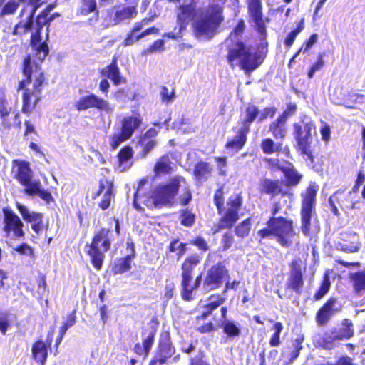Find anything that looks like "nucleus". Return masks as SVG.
<instances>
[{
    "label": "nucleus",
    "instance_id": "1",
    "mask_svg": "<svg viewBox=\"0 0 365 365\" xmlns=\"http://www.w3.org/2000/svg\"><path fill=\"white\" fill-rule=\"evenodd\" d=\"M38 61L31 60L27 53L21 61V71L24 76L19 81L16 91H22L21 111L30 116L42 100V90L48 84L47 79Z\"/></svg>",
    "mask_w": 365,
    "mask_h": 365
},
{
    "label": "nucleus",
    "instance_id": "2",
    "mask_svg": "<svg viewBox=\"0 0 365 365\" xmlns=\"http://www.w3.org/2000/svg\"><path fill=\"white\" fill-rule=\"evenodd\" d=\"M280 210L279 202H274L270 210L271 216L266 222L267 227L257 232L259 244L263 245L266 239L274 238L282 247L292 246L293 238L297 235L294 221L283 216H277Z\"/></svg>",
    "mask_w": 365,
    "mask_h": 365
},
{
    "label": "nucleus",
    "instance_id": "3",
    "mask_svg": "<svg viewBox=\"0 0 365 365\" xmlns=\"http://www.w3.org/2000/svg\"><path fill=\"white\" fill-rule=\"evenodd\" d=\"M182 185L184 187L182 194L178 196L179 203L181 206L187 205L192 200V190L185 178L176 175L168 181L156 185L153 189L150 198L153 206L172 207Z\"/></svg>",
    "mask_w": 365,
    "mask_h": 365
},
{
    "label": "nucleus",
    "instance_id": "4",
    "mask_svg": "<svg viewBox=\"0 0 365 365\" xmlns=\"http://www.w3.org/2000/svg\"><path fill=\"white\" fill-rule=\"evenodd\" d=\"M224 195L223 185L216 189L213 195V203L220 216L218 222L211 228L213 235L222 230H230L240 217V211L244 202L242 193H236L230 196L226 201V207H225Z\"/></svg>",
    "mask_w": 365,
    "mask_h": 365
},
{
    "label": "nucleus",
    "instance_id": "5",
    "mask_svg": "<svg viewBox=\"0 0 365 365\" xmlns=\"http://www.w3.org/2000/svg\"><path fill=\"white\" fill-rule=\"evenodd\" d=\"M259 50L252 52L250 47L242 41H235L227 48V61L234 67V62L239 60V67L245 73L250 75L264 62L268 53V43L262 42L258 46Z\"/></svg>",
    "mask_w": 365,
    "mask_h": 365
},
{
    "label": "nucleus",
    "instance_id": "6",
    "mask_svg": "<svg viewBox=\"0 0 365 365\" xmlns=\"http://www.w3.org/2000/svg\"><path fill=\"white\" fill-rule=\"evenodd\" d=\"M36 11H34V9H31L29 14L24 20L19 21L14 26L11 33L14 36H22L30 31L29 45L34 52V61L43 63L49 53V47L47 43L48 41H46V38L42 41L43 38L41 34L43 29L39 30L38 39H34L33 36L35 34L36 28V16L34 18Z\"/></svg>",
    "mask_w": 365,
    "mask_h": 365
},
{
    "label": "nucleus",
    "instance_id": "7",
    "mask_svg": "<svg viewBox=\"0 0 365 365\" xmlns=\"http://www.w3.org/2000/svg\"><path fill=\"white\" fill-rule=\"evenodd\" d=\"M318 192V185L314 182H310L304 192L300 194L301 208L300 230L305 236H310L314 232H318L320 230L319 222L314 221L312 226V217L316 214V201Z\"/></svg>",
    "mask_w": 365,
    "mask_h": 365
},
{
    "label": "nucleus",
    "instance_id": "8",
    "mask_svg": "<svg viewBox=\"0 0 365 365\" xmlns=\"http://www.w3.org/2000/svg\"><path fill=\"white\" fill-rule=\"evenodd\" d=\"M110 232V230L108 228H100L94 233L91 242L85 245L86 253L89 257L90 263L96 271L102 269L106 258L105 253L111 248Z\"/></svg>",
    "mask_w": 365,
    "mask_h": 365
},
{
    "label": "nucleus",
    "instance_id": "9",
    "mask_svg": "<svg viewBox=\"0 0 365 365\" xmlns=\"http://www.w3.org/2000/svg\"><path fill=\"white\" fill-rule=\"evenodd\" d=\"M201 262L202 257L194 253L187 256L181 263L180 297L185 302H192L195 299L193 280L196 269Z\"/></svg>",
    "mask_w": 365,
    "mask_h": 365
},
{
    "label": "nucleus",
    "instance_id": "10",
    "mask_svg": "<svg viewBox=\"0 0 365 365\" xmlns=\"http://www.w3.org/2000/svg\"><path fill=\"white\" fill-rule=\"evenodd\" d=\"M315 128V124L311 120H302L300 123L293 124V135L296 142L295 150L312 163H314V155L312 148V132Z\"/></svg>",
    "mask_w": 365,
    "mask_h": 365
},
{
    "label": "nucleus",
    "instance_id": "11",
    "mask_svg": "<svg viewBox=\"0 0 365 365\" xmlns=\"http://www.w3.org/2000/svg\"><path fill=\"white\" fill-rule=\"evenodd\" d=\"M225 300L226 298L219 293L210 294L207 297V302L203 305V311L195 318L196 331L201 334H205L213 333L217 330L218 326L212 320L205 321L212 314L215 310L220 307Z\"/></svg>",
    "mask_w": 365,
    "mask_h": 365
},
{
    "label": "nucleus",
    "instance_id": "12",
    "mask_svg": "<svg viewBox=\"0 0 365 365\" xmlns=\"http://www.w3.org/2000/svg\"><path fill=\"white\" fill-rule=\"evenodd\" d=\"M223 8L220 4L210 3L207 14L197 20L194 25L197 36L212 35L223 21Z\"/></svg>",
    "mask_w": 365,
    "mask_h": 365
},
{
    "label": "nucleus",
    "instance_id": "13",
    "mask_svg": "<svg viewBox=\"0 0 365 365\" xmlns=\"http://www.w3.org/2000/svg\"><path fill=\"white\" fill-rule=\"evenodd\" d=\"M354 325L351 319H343L340 323L334 327L330 334H324L322 338V346L327 350L333 349L336 346L335 341H346L354 336Z\"/></svg>",
    "mask_w": 365,
    "mask_h": 365
},
{
    "label": "nucleus",
    "instance_id": "14",
    "mask_svg": "<svg viewBox=\"0 0 365 365\" xmlns=\"http://www.w3.org/2000/svg\"><path fill=\"white\" fill-rule=\"evenodd\" d=\"M227 278H230V271L224 262L220 261L212 264L205 274L204 282L207 284V292L222 287Z\"/></svg>",
    "mask_w": 365,
    "mask_h": 365
},
{
    "label": "nucleus",
    "instance_id": "15",
    "mask_svg": "<svg viewBox=\"0 0 365 365\" xmlns=\"http://www.w3.org/2000/svg\"><path fill=\"white\" fill-rule=\"evenodd\" d=\"M3 231L6 237H12L16 240H24L25 232L24 223L19 217L10 208H3Z\"/></svg>",
    "mask_w": 365,
    "mask_h": 365
},
{
    "label": "nucleus",
    "instance_id": "16",
    "mask_svg": "<svg viewBox=\"0 0 365 365\" xmlns=\"http://www.w3.org/2000/svg\"><path fill=\"white\" fill-rule=\"evenodd\" d=\"M175 353V348L172 344L170 333L168 331H163L160 334L155 355L150 359L148 365H163Z\"/></svg>",
    "mask_w": 365,
    "mask_h": 365
},
{
    "label": "nucleus",
    "instance_id": "17",
    "mask_svg": "<svg viewBox=\"0 0 365 365\" xmlns=\"http://www.w3.org/2000/svg\"><path fill=\"white\" fill-rule=\"evenodd\" d=\"M101 196L98 207L103 211L108 210L115 201L116 195L114 181L107 177L101 178L98 181V189L93 196V199Z\"/></svg>",
    "mask_w": 365,
    "mask_h": 365
},
{
    "label": "nucleus",
    "instance_id": "18",
    "mask_svg": "<svg viewBox=\"0 0 365 365\" xmlns=\"http://www.w3.org/2000/svg\"><path fill=\"white\" fill-rule=\"evenodd\" d=\"M11 175L20 185L28 189L35 180H33L34 173L29 161L14 159L11 162Z\"/></svg>",
    "mask_w": 365,
    "mask_h": 365
},
{
    "label": "nucleus",
    "instance_id": "19",
    "mask_svg": "<svg viewBox=\"0 0 365 365\" xmlns=\"http://www.w3.org/2000/svg\"><path fill=\"white\" fill-rule=\"evenodd\" d=\"M73 106L75 109L79 112L85 111L90 108H96L99 111H105L106 113L113 111V108L106 100L94 93H89L80 97L79 99L75 102Z\"/></svg>",
    "mask_w": 365,
    "mask_h": 365
},
{
    "label": "nucleus",
    "instance_id": "20",
    "mask_svg": "<svg viewBox=\"0 0 365 365\" xmlns=\"http://www.w3.org/2000/svg\"><path fill=\"white\" fill-rule=\"evenodd\" d=\"M357 202L353 196V192H348L345 190H339L329 198V204L334 215H339L338 207L344 210H352Z\"/></svg>",
    "mask_w": 365,
    "mask_h": 365
},
{
    "label": "nucleus",
    "instance_id": "21",
    "mask_svg": "<svg viewBox=\"0 0 365 365\" xmlns=\"http://www.w3.org/2000/svg\"><path fill=\"white\" fill-rule=\"evenodd\" d=\"M260 192L269 195L271 198L277 196L288 197L291 199L294 194L292 191L287 190L284 185L282 180L276 179L264 178L261 182Z\"/></svg>",
    "mask_w": 365,
    "mask_h": 365
},
{
    "label": "nucleus",
    "instance_id": "22",
    "mask_svg": "<svg viewBox=\"0 0 365 365\" xmlns=\"http://www.w3.org/2000/svg\"><path fill=\"white\" fill-rule=\"evenodd\" d=\"M289 267L291 269L286 283V288L294 291L297 294H301L304 282L300 266V259H293L289 264Z\"/></svg>",
    "mask_w": 365,
    "mask_h": 365
},
{
    "label": "nucleus",
    "instance_id": "23",
    "mask_svg": "<svg viewBox=\"0 0 365 365\" xmlns=\"http://www.w3.org/2000/svg\"><path fill=\"white\" fill-rule=\"evenodd\" d=\"M248 14L256 25V30L262 39L267 37V27L262 18V6L260 0H248Z\"/></svg>",
    "mask_w": 365,
    "mask_h": 365
},
{
    "label": "nucleus",
    "instance_id": "24",
    "mask_svg": "<svg viewBox=\"0 0 365 365\" xmlns=\"http://www.w3.org/2000/svg\"><path fill=\"white\" fill-rule=\"evenodd\" d=\"M285 164L286 165L282 169L284 177L282 180L287 190L292 191L301 183L303 175L292 163L286 161Z\"/></svg>",
    "mask_w": 365,
    "mask_h": 365
},
{
    "label": "nucleus",
    "instance_id": "25",
    "mask_svg": "<svg viewBox=\"0 0 365 365\" xmlns=\"http://www.w3.org/2000/svg\"><path fill=\"white\" fill-rule=\"evenodd\" d=\"M99 73L101 76L111 80L115 86L125 84L127 82L126 78L120 73V70L118 65V58L115 56L112 58L110 63L100 70Z\"/></svg>",
    "mask_w": 365,
    "mask_h": 365
},
{
    "label": "nucleus",
    "instance_id": "26",
    "mask_svg": "<svg viewBox=\"0 0 365 365\" xmlns=\"http://www.w3.org/2000/svg\"><path fill=\"white\" fill-rule=\"evenodd\" d=\"M158 34L159 29L155 26H150L143 30L140 28L136 29L135 26L133 25L122 41V46H130L146 36Z\"/></svg>",
    "mask_w": 365,
    "mask_h": 365
},
{
    "label": "nucleus",
    "instance_id": "27",
    "mask_svg": "<svg viewBox=\"0 0 365 365\" xmlns=\"http://www.w3.org/2000/svg\"><path fill=\"white\" fill-rule=\"evenodd\" d=\"M232 130L235 135L227 140L225 148L228 151L237 153L246 145L249 132L237 127H233Z\"/></svg>",
    "mask_w": 365,
    "mask_h": 365
},
{
    "label": "nucleus",
    "instance_id": "28",
    "mask_svg": "<svg viewBox=\"0 0 365 365\" xmlns=\"http://www.w3.org/2000/svg\"><path fill=\"white\" fill-rule=\"evenodd\" d=\"M158 134V130L150 128L144 134L140 136L138 146L140 148V155L142 157H145L156 146L155 138Z\"/></svg>",
    "mask_w": 365,
    "mask_h": 365
},
{
    "label": "nucleus",
    "instance_id": "29",
    "mask_svg": "<svg viewBox=\"0 0 365 365\" xmlns=\"http://www.w3.org/2000/svg\"><path fill=\"white\" fill-rule=\"evenodd\" d=\"M336 303V298L329 297L318 309L315 316V320L318 326H325L329 322L336 312L334 309Z\"/></svg>",
    "mask_w": 365,
    "mask_h": 365
},
{
    "label": "nucleus",
    "instance_id": "30",
    "mask_svg": "<svg viewBox=\"0 0 365 365\" xmlns=\"http://www.w3.org/2000/svg\"><path fill=\"white\" fill-rule=\"evenodd\" d=\"M145 339H143L142 343H136L133 349V352L140 357L143 360H145L149 355L150 351L152 349L153 344L155 341V336L156 334V329H153L148 331H144L142 332V335L146 334Z\"/></svg>",
    "mask_w": 365,
    "mask_h": 365
},
{
    "label": "nucleus",
    "instance_id": "31",
    "mask_svg": "<svg viewBox=\"0 0 365 365\" xmlns=\"http://www.w3.org/2000/svg\"><path fill=\"white\" fill-rule=\"evenodd\" d=\"M337 245L344 252H356L359 250L360 247L359 236L354 232H342L340 233V237Z\"/></svg>",
    "mask_w": 365,
    "mask_h": 365
},
{
    "label": "nucleus",
    "instance_id": "32",
    "mask_svg": "<svg viewBox=\"0 0 365 365\" xmlns=\"http://www.w3.org/2000/svg\"><path fill=\"white\" fill-rule=\"evenodd\" d=\"M212 165L204 160L197 162L192 170V176L197 184L205 182L212 175Z\"/></svg>",
    "mask_w": 365,
    "mask_h": 365
},
{
    "label": "nucleus",
    "instance_id": "33",
    "mask_svg": "<svg viewBox=\"0 0 365 365\" xmlns=\"http://www.w3.org/2000/svg\"><path fill=\"white\" fill-rule=\"evenodd\" d=\"M46 344L41 339L35 341L31 346V357L37 365H45L48 358Z\"/></svg>",
    "mask_w": 365,
    "mask_h": 365
},
{
    "label": "nucleus",
    "instance_id": "34",
    "mask_svg": "<svg viewBox=\"0 0 365 365\" xmlns=\"http://www.w3.org/2000/svg\"><path fill=\"white\" fill-rule=\"evenodd\" d=\"M173 172V162L170 159V153H165L157 159L153 166V173L155 177L169 175Z\"/></svg>",
    "mask_w": 365,
    "mask_h": 365
},
{
    "label": "nucleus",
    "instance_id": "35",
    "mask_svg": "<svg viewBox=\"0 0 365 365\" xmlns=\"http://www.w3.org/2000/svg\"><path fill=\"white\" fill-rule=\"evenodd\" d=\"M143 118L139 113H135L133 115L125 116L121 120L120 130L131 138L142 124Z\"/></svg>",
    "mask_w": 365,
    "mask_h": 365
},
{
    "label": "nucleus",
    "instance_id": "36",
    "mask_svg": "<svg viewBox=\"0 0 365 365\" xmlns=\"http://www.w3.org/2000/svg\"><path fill=\"white\" fill-rule=\"evenodd\" d=\"M24 193L29 196L38 195L39 198L46 203L53 201L51 193L41 187V183L39 180H35L28 189H24Z\"/></svg>",
    "mask_w": 365,
    "mask_h": 365
},
{
    "label": "nucleus",
    "instance_id": "37",
    "mask_svg": "<svg viewBox=\"0 0 365 365\" xmlns=\"http://www.w3.org/2000/svg\"><path fill=\"white\" fill-rule=\"evenodd\" d=\"M354 294L361 297L365 293V271L360 270L349 274Z\"/></svg>",
    "mask_w": 365,
    "mask_h": 365
},
{
    "label": "nucleus",
    "instance_id": "38",
    "mask_svg": "<svg viewBox=\"0 0 365 365\" xmlns=\"http://www.w3.org/2000/svg\"><path fill=\"white\" fill-rule=\"evenodd\" d=\"M268 130L276 140L283 141L287 135V123L277 118L268 126Z\"/></svg>",
    "mask_w": 365,
    "mask_h": 365
},
{
    "label": "nucleus",
    "instance_id": "39",
    "mask_svg": "<svg viewBox=\"0 0 365 365\" xmlns=\"http://www.w3.org/2000/svg\"><path fill=\"white\" fill-rule=\"evenodd\" d=\"M133 255H127L125 257L116 259L112 267V272L117 274H123L132 268Z\"/></svg>",
    "mask_w": 365,
    "mask_h": 365
},
{
    "label": "nucleus",
    "instance_id": "40",
    "mask_svg": "<svg viewBox=\"0 0 365 365\" xmlns=\"http://www.w3.org/2000/svg\"><path fill=\"white\" fill-rule=\"evenodd\" d=\"M260 148L263 153L271 155L284 152L283 143L280 140L275 142L271 138H263L260 143Z\"/></svg>",
    "mask_w": 365,
    "mask_h": 365
},
{
    "label": "nucleus",
    "instance_id": "41",
    "mask_svg": "<svg viewBox=\"0 0 365 365\" xmlns=\"http://www.w3.org/2000/svg\"><path fill=\"white\" fill-rule=\"evenodd\" d=\"M259 115L258 107L253 104H249L245 108V116L241 121L240 128L250 133L251 124L257 118Z\"/></svg>",
    "mask_w": 365,
    "mask_h": 365
},
{
    "label": "nucleus",
    "instance_id": "42",
    "mask_svg": "<svg viewBox=\"0 0 365 365\" xmlns=\"http://www.w3.org/2000/svg\"><path fill=\"white\" fill-rule=\"evenodd\" d=\"M61 15L58 12H55L53 14H50L47 16L45 19H42L38 23H36V28L35 34H34L33 37L34 39H38L39 38V30L43 29L44 27L46 28L45 31V36H46V41H48L49 39V33H50V26L51 23L56 19L60 17Z\"/></svg>",
    "mask_w": 365,
    "mask_h": 365
},
{
    "label": "nucleus",
    "instance_id": "43",
    "mask_svg": "<svg viewBox=\"0 0 365 365\" xmlns=\"http://www.w3.org/2000/svg\"><path fill=\"white\" fill-rule=\"evenodd\" d=\"M81 5L76 11V16H87L88 15L94 13L97 16H98L99 11L96 0H80Z\"/></svg>",
    "mask_w": 365,
    "mask_h": 365
},
{
    "label": "nucleus",
    "instance_id": "44",
    "mask_svg": "<svg viewBox=\"0 0 365 365\" xmlns=\"http://www.w3.org/2000/svg\"><path fill=\"white\" fill-rule=\"evenodd\" d=\"M137 4L123 6L117 9L114 14V21L115 23H120L125 19H131L137 16Z\"/></svg>",
    "mask_w": 365,
    "mask_h": 365
},
{
    "label": "nucleus",
    "instance_id": "45",
    "mask_svg": "<svg viewBox=\"0 0 365 365\" xmlns=\"http://www.w3.org/2000/svg\"><path fill=\"white\" fill-rule=\"evenodd\" d=\"M222 329L228 338H237L241 335L240 326L233 320H223Z\"/></svg>",
    "mask_w": 365,
    "mask_h": 365
},
{
    "label": "nucleus",
    "instance_id": "46",
    "mask_svg": "<svg viewBox=\"0 0 365 365\" xmlns=\"http://www.w3.org/2000/svg\"><path fill=\"white\" fill-rule=\"evenodd\" d=\"M16 207L20 212L23 220L27 223H35L43 215L41 212H31L24 205L17 203Z\"/></svg>",
    "mask_w": 365,
    "mask_h": 365
},
{
    "label": "nucleus",
    "instance_id": "47",
    "mask_svg": "<svg viewBox=\"0 0 365 365\" xmlns=\"http://www.w3.org/2000/svg\"><path fill=\"white\" fill-rule=\"evenodd\" d=\"M304 29V19L302 18L297 24L296 28L291 31L285 37L284 40V44L287 48H290L297 36L301 33Z\"/></svg>",
    "mask_w": 365,
    "mask_h": 365
},
{
    "label": "nucleus",
    "instance_id": "48",
    "mask_svg": "<svg viewBox=\"0 0 365 365\" xmlns=\"http://www.w3.org/2000/svg\"><path fill=\"white\" fill-rule=\"evenodd\" d=\"M331 287V282L327 274H324L322 280L320 282L319 287L314 293L313 299L315 301L321 300L329 291Z\"/></svg>",
    "mask_w": 365,
    "mask_h": 365
},
{
    "label": "nucleus",
    "instance_id": "49",
    "mask_svg": "<svg viewBox=\"0 0 365 365\" xmlns=\"http://www.w3.org/2000/svg\"><path fill=\"white\" fill-rule=\"evenodd\" d=\"M252 220L250 217H247L241 221L235 227V233L240 238H245L248 237L251 230Z\"/></svg>",
    "mask_w": 365,
    "mask_h": 365
},
{
    "label": "nucleus",
    "instance_id": "50",
    "mask_svg": "<svg viewBox=\"0 0 365 365\" xmlns=\"http://www.w3.org/2000/svg\"><path fill=\"white\" fill-rule=\"evenodd\" d=\"M195 218V214L189 209H182L180 211V225L184 227H191L193 226Z\"/></svg>",
    "mask_w": 365,
    "mask_h": 365
},
{
    "label": "nucleus",
    "instance_id": "51",
    "mask_svg": "<svg viewBox=\"0 0 365 365\" xmlns=\"http://www.w3.org/2000/svg\"><path fill=\"white\" fill-rule=\"evenodd\" d=\"M283 324L281 322H274L271 330L274 331V334L272 335L269 344L271 346H278L281 344L280 334L283 330Z\"/></svg>",
    "mask_w": 365,
    "mask_h": 365
},
{
    "label": "nucleus",
    "instance_id": "52",
    "mask_svg": "<svg viewBox=\"0 0 365 365\" xmlns=\"http://www.w3.org/2000/svg\"><path fill=\"white\" fill-rule=\"evenodd\" d=\"M134 152L131 146L125 145L123 147L117 155L118 163L119 165L126 164L133 158Z\"/></svg>",
    "mask_w": 365,
    "mask_h": 365
},
{
    "label": "nucleus",
    "instance_id": "53",
    "mask_svg": "<svg viewBox=\"0 0 365 365\" xmlns=\"http://www.w3.org/2000/svg\"><path fill=\"white\" fill-rule=\"evenodd\" d=\"M160 96L163 103L169 104L175 98V89L171 86L170 88L163 86L160 88Z\"/></svg>",
    "mask_w": 365,
    "mask_h": 365
},
{
    "label": "nucleus",
    "instance_id": "54",
    "mask_svg": "<svg viewBox=\"0 0 365 365\" xmlns=\"http://www.w3.org/2000/svg\"><path fill=\"white\" fill-rule=\"evenodd\" d=\"M235 243V237L230 231L225 232L221 237L220 250L225 252L233 246Z\"/></svg>",
    "mask_w": 365,
    "mask_h": 365
},
{
    "label": "nucleus",
    "instance_id": "55",
    "mask_svg": "<svg viewBox=\"0 0 365 365\" xmlns=\"http://www.w3.org/2000/svg\"><path fill=\"white\" fill-rule=\"evenodd\" d=\"M19 7V0H9L0 11V17L12 15L16 13Z\"/></svg>",
    "mask_w": 365,
    "mask_h": 365
},
{
    "label": "nucleus",
    "instance_id": "56",
    "mask_svg": "<svg viewBox=\"0 0 365 365\" xmlns=\"http://www.w3.org/2000/svg\"><path fill=\"white\" fill-rule=\"evenodd\" d=\"M130 138L120 130V133H114L109 138L110 145L112 150H115L122 143Z\"/></svg>",
    "mask_w": 365,
    "mask_h": 365
},
{
    "label": "nucleus",
    "instance_id": "57",
    "mask_svg": "<svg viewBox=\"0 0 365 365\" xmlns=\"http://www.w3.org/2000/svg\"><path fill=\"white\" fill-rule=\"evenodd\" d=\"M326 53L324 52L318 54L316 61L310 66L307 71V75L309 78H312L315 72L319 71L324 66L325 62L324 57Z\"/></svg>",
    "mask_w": 365,
    "mask_h": 365
},
{
    "label": "nucleus",
    "instance_id": "58",
    "mask_svg": "<svg viewBox=\"0 0 365 365\" xmlns=\"http://www.w3.org/2000/svg\"><path fill=\"white\" fill-rule=\"evenodd\" d=\"M165 41L163 39L154 41L152 44L145 48L142 53L143 55H149L155 52H160L164 50Z\"/></svg>",
    "mask_w": 365,
    "mask_h": 365
},
{
    "label": "nucleus",
    "instance_id": "59",
    "mask_svg": "<svg viewBox=\"0 0 365 365\" xmlns=\"http://www.w3.org/2000/svg\"><path fill=\"white\" fill-rule=\"evenodd\" d=\"M318 37L319 36L316 33L311 34L309 38L307 39L303 43L302 46L297 50V54H300L301 53H307L317 42Z\"/></svg>",
    "mask_w": 365,
    "mask_h": 365
},
{
    "label": "nucleus",
    "instance_id": "60",
    "mask_svg": "<svg viewBox=\"0 0 365 365\" xmlns=\"http://www.w3.org/2000/svg\"><path fill=\"white\" fill-rule=\"evenodd\" d=\"M11 113V108L5 106H0V118L1 120V125L5 129H10L12 124L9 119Z\"/></svg>",
    "mask_w": 365,
    "mask_h": 365
},
{
    "label": "nucleus",
    "instance_id": "61",
    "mask_svg": "<svg viewBox=\"0 0 365 365\" xmlns=\"http://www.w3.org/2000/svg\"><path fill=\"white\" fill-rule=\"evenodd\" d=\"M76 322V311L74 309L67 315L66 320L63 322L59 330L66 333L67 330Z\"/></svg>",
    "mask_w": 365,
    "mask_h": 365
},
{
    "label": "nucleus",
    "instance_id": "62",
    "mask_svg": "<svg viewBox=\"0 0 365 365\" xmlns=\"http://www.w3.org/2000/svg\"><path fill=\"white\" fill-rule=\"evenodd\" d=\"M190 244L195 246L200 251L202 252H207L210 247L207 242L200 236L196 237L190 241Z\"/></svg>",
    "mask_w": 365,
    "mask_h": 365
},
{
    "label": "nucleus",
    "instance_id": "63",
    "mask_svg": "<svg viewBox=\"0 0 365 365\" xmlns=\"http://www.w3.org/2000/svg\"><path fill=\"white\" fill-rule=\"evenodd\" d=\"M193 9L190 5H182L180 6V11L178 14V19L184 22L188 20L192 15Z\"/></svg>",
    "mask_w": 365,
    "mask_h": 365
},
{
    "label": "nucleus",
    "instance_id": "64",
    "mask_svg": "<svg viewBox=\"0 0 365 365\" xmlns=\"http://www.w3.org/2000/svg\"><path fill=\"white\" fill-rule=\"evenodd\" d=\"M297 110V105L294 103H289L287 104L286 108L283 112L278 115L277 118L282 119L287 123L288 118L294 115Z\"/></svg>",
    "mask_w": 365,
    "mask_h": 365
}]
</instances>
